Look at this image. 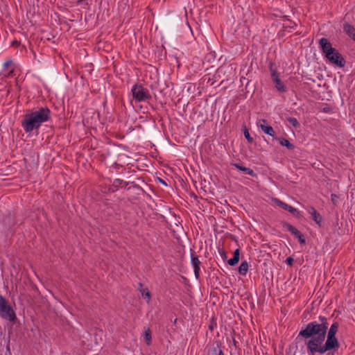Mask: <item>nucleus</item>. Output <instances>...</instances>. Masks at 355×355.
<instances>
[{"label": "nucleus", "instance_id": "obj_1", "mask_svg": "<svg viewBox=\"0 0 355 355\" xmlns=\"http://www.w3.org/2000/svg\"><path fill=\"white\" fill-rule=\"evenodd\" d=\"M319 320L320 323L317 321L311 322L299 333V336L309 339L306 343V349L311 355L322 354L333 349V324L329 329L327 338L324 343L328 322L324 316H320Z\"/></svg>", "mask_w": 355, "mask_h": 355}, {"label": "nucleus", "instance_id": "obj_2", "mask_svg": "<svg viewBox=\"0 0 355 355\" xmlns=\"http://www.w3.org/2000/svg\"><path fill=\"white\" fill-rule=\"evenodd\" d=\"M51 116V112L49 107H41L26 114L21 121V126L25 132L30 133L39 129L43 123L49 121Z\"/></svg>", "mask_w": 355, "mask_h": 355}, {"label": "nucleus", "instance_id": "obj_3", "mask_svg": "<svg viewBox=\"0 0 355 355\" xmlns=\"http://www.w3.org/2000/svg\"><path fill=\"white\" fill-rule=\"evenodd\" d=\"M0 317L9 320L14 321L16 318V314L14 310L8 304V301L0 295Z\"/></svg>", "mask_w": 355, "mask_h": 355}, {"label": "nucleus", "instance_id": "obj_4", "mask_svg": "<svg viewBox=\"0 0 355 355\" xmlns=\"http://www.w3.org/2000/svg\"><path fill=\"white\" fill-rule=\"evenodd\" d=\"M131 92L134 99L137 102H142L150 98L148 90L141 85H134L132 87Z\"/></svg>", "mask_w": 355, "mask_h": 355}, {"label": "nucleus", "instance_id": "obj_5", "mask_svg": "<svg viewBox=\"0 0 355 355\" xmlns=\"http://www.w3.org/2000/svg\"><path fill=\"white\" fill-rule=\"evenodd\" d=\"M319 44L327 58L329 62H333V47L331 44L326 38L322 37L319 40Z\"/></svg>", "mask_w": 355, "mask_h": 355}, {"label": "nucleus", "instance_id": "obj_6", "mask_svg": "<svg viewBox=\"0 0 355 355\" xmlns=\"http://www.w3.org/2000/svg\"><path fill=\"white\" fill-rule=\"evenodd\" d=\"M272 200L277 206L281 207L282 209H283L284 210L288 211L293 215L296 216H300V212L295 207L286 204V202H284L279 198H274L272 199Z\"/></svg>", "mask_w": 355, "mask_h": 355}, {"label": "nucleus", "instance_id": "obj_7", "mask_svg": "<svg viewBox=\"0 0 355 355\" xmlns=\"http://www.w3.org/2000/svg\"><path fill=\"white\" fill-rule=\"evenodd\" d=\"M257 125L266 135L273 137L275 134L272 126L267 124L266 119H259L257 121Z\"/></svg>", "mask_w": 355, "mask_h": 355}, {"label": "nucleus", "instance_id": "obj_8", "mask_svg": "<svg viewBox=\"0 0 355 355\" xmlns=\"http://www.w3.org/2000/svg\"><path fill=\"white\" fill-rule=\"evenodd\" d=\"M191 263L193 268L195 276L198 279L200 275V261L198 257L196 256L193 253H191Z\"/></svg>", "mask_w": 355, "mask_h": 355}, {"label": "nucleus", "instance_id": "obj_9", "mask_svg": "<svg viewBox=\"0 0 355 355\" xmlns=\"http://www.w3.org/2000/svg\"><path fill=\"white\" fill-rule=\"evenodd\" d=\"M334 65H336L339 67H343L346 63L345 60L342 56V55L338 53L334 49Z\"/></svg>", "mask_w": 355, "mask_h": 355}, {"label": "nucleus", "instance_id": "obj_10", "mask_svg": "<svg viewBox=\"0 0 355 355\" xmlns=\"http://www.w3.org/2000/svg\"><path fill=\"white\" fill-rule=\"evenodd\" d=\"M309 214L311 216L313 220L318 225H320L322 222V218L319 213L317 212L315 209L313 207H311L309 209Z\"/></svg>", "mask_w": 355, "mask_h": 355}, {"label": "nucleus", "instance_id": "obj_11", "mask_svg": "<svg viewBox=\"0 0 355 355\" xmlns=\"http://www.w3.org/2000/svg\"><path fill=\"white\" fill-rule=\"evenodd\" d=\"M3 70L7 76H10L13 73L15 66L12 60H9L5 62L3 64Z\"/></svg>", "mask_w": 355, "mask_h": 355}, {"label": "nucleus", "instance_id": "obj_12", "mask_svg": "<svg viewBox=\"0 0 355 355\" xmlns=\"http://www.w3.org/2000/svg\"><path fill=\"white\" fill-rule=\"evenodd\" d=\"M232 165L236 167L237 169L240 170V171H242L243 172H245V173L251 175V176H255V173L254 172V171L252 169H251L250 168H248V167H245V166H243L241 165H240L238 163H234L232 164Z\"/></svg>", "mask_w": 355, "mask_h": 355}, {"label": "nucleus", "instance_id": "obj_13", "mask_svg": "<svg viewBox=\"0 0 355 355\" xmlns=\"http://www.w3.org/2000/svg\"><path fill=\"white\" fill-rule=\"evenodd\" d=\"M273 82L275 85V87L277 91H279L280 92H286L287 91L286 87L282 82L280 78H276V80H275Z\"/></svg>", "mask_w": 355, "mask_h": 355}, {"label": "nucleus", "instance_id": "obj_14", "mask_svg": "<svg viewBox=\"0 0 355 355\" xmlns=\"http://www.w3.org/2000/svg\"><path fill=\"white\" fill-rule=\"evenodd\" d=\"M344 31L351 37L355 35V28L349 24H345L343 26Z\"/></svg>", "mask_w": 355, "mask_h": 355}, {"label": "nucleus", "instance_id": "obj_15", "mask_svg": "<svg viewBox=\"0 0 355 355\" xmlns=\"http://www.w3.org/2000/svg\"><path fill=\"white\" fill-rule=\"evenodd\" d=\"M239 250L236 249L234 252V256L232 258L228 260V263L230 266L236 265L239 261Z\"/></svg>", "mask_w": 355, "mask_h": 355}, {"label": "nucleus", "instance_id": "obj_16", "mask_svg": "<svg viewBox=\"0 0 355 355\" xmlns=\"http://www.w3.org/2000/svg\"><path fill=\"white\" fill-rule=\"evenodd\" d=\"M248 263L246 261H243L239 267V272L245 276L248 270Z\"/></svg>", "mask_w": 355, "mask_h": 355}, {"label": "nucleus", "instance_id": "obj_17", "mask_svg": "<svg viewBox=\"0 0 355 355\" xmlns=\"http://www.w3.org/2000/svg\"><path fill=\"white\" fill-rule=\"evenodd\" d=\"M279 142L282 146L286 147L288 149L292 150L294 148V146L286 139L279 138Z\"/></svg>", "mask_w": 355, "mask_h": 355}, {"label": "nucleus", "instance_id": "obj_18", "mask_svg": "<svg viewBox=\"0 0 355 355\" xmlns=\"http://www.w3.org/2000/svg\"><path fill=\"white\" fill-rule=\"evenodd\" d=\"M286 227L288 231H289L291 234L295 235L296 237L300 233H301L297 228H295L294 226H293L291 224L286 223Z\"/></svg>", "mask_w": 355, "mask_h": 355}, {"label": "nucleus", "instance_id": "obj_19", "mask_svg": "<svg viewBox=\"0 0 355 355\" xmlns=\"http://www.w3.org/2000/svg\"><path fill=\"white\" fill-rule=\"evenodd\" d=\"M140 291L141 293L142 297L146 299L147 302H149L150 300L151 295H150V293L148 289V288H143Z\"/></svg>", "mask_w": 355, "mask_h": 355}, {"label": "nucleus", "instance_id": "obj_20", "mask_svg": "<svg viewBox=\"0 0 355 355\" xmlns=\"http://www.w3.org/2000/svg\"><path fill=\"white\" fill-rule=\"evenodd\" d=\"M338 329V324L337 322H334V335L336 334ZM339 346V343L336 338L334 336V352L338 349Z\"/></svg>", "mask_w": 355, "mask_h": 355}, {"label": "nucleus", "instance_id": "obj_21", "mask_svg": "<svg viewBox=\"0 0 355 355\" xmlns=\"http://www.w3.org/2000/svg\"><path fill=\"white\" fill-rule=\"evenodd\" d=\"M207 355H224V353L221 349L214 348Z\"/></svg>", "mask_w": 355, "mask_h": 355}, {"label": "nucleus", "instance_id": "obj_22", "mask_svg": "<svg viewBox=\"0 0 355 355\" xmlns=\"http://www.w3.org/2000/svg\"><path fill=\"white\" fill-rule=\"evenodd\" d=\"M270 74L272 81L276 80V78H280L278 72L275 69H273L272 68H270Z\"/></svg>", "mask_w": 355, "mask_h": 355}, {"label": "nucleus", "instance_id": "obj_23", "mask_svg": "<svg viewBox=\"0 0 355 355\" xmlns=\"http://www.w3.org/2000/svg\"><path fill=\"white\" fill-rule=\"evenodd\" d=\"M144 338L147 344H150L151 341V334L149 330H147L144 333Z\"/></svg>", "mask_w": 355, "mask_h": 355}, {"label": "nucleus", "instance_id": "obj_24", "mask_svg": "<svg viewBox=\"0 0 355 355\" xmlns=\"http://www.w3.org/2000/svg\"><path fill=\"white\" fill-rule=\"evenodd\" d=\"M288 121L294 127L297 128L300 125L297 120L295 118H290Z\"/></svg>", "mask_w": 355, "mask_h": 355}, {"label": "nucleus", "instance_id": "obj_25", "mask_svg": "<svg viewBox=\"0 0 355 355\" xmlns=\"http://www.w3.org/2000/svg\"><path fill=\"white\" fill-rule=\"evenodd\" d=\"M244 135H245V139H246L249 142H252L253 139H252V138L250 137V133L248 132V131L247 130H245V132H244Z\"/></svg>", "mask_w": 355, "mask_h": 355}, {"label": "nucleus", "instance_id": "obj_26", "mask_svg": "<svg viewBox=\"0 0 355 355\" xmlns=\"http://www.w3.org/2000/svg\"><path fill=\"white\" fill-rule=\"evenodd\" d=\"M297 238L299 239V241L300 242L301 244L305 243V239H304L303 235L302 234V233H300L297 236Z\"/></svg>", "mask_w": 355, "mask_h": 355}, {"label": "nucleus", "instance_id": "obj_27", "mask_svg": "<svg viewBox=\"0 0 355 355\" xmlns=\"http://www.w3.org/2000/svg\"><path fill=\"white\" fill-rule=\"evenodd\" d=\"M286 263L289 265V266H291L293 263V259L292 257H288L286 259Z\"/></svg>", "mask_w": 355, "mask_h": 355}, {"label": "nucleus", "instance_id": "obj_28", "mask_svg": "<svg viewBox=\"0 0 355 355\" xmlns=\"http://www.w3.org/2000/svg\"><path fill=\"white\" fill-rule=\"evenodd\" d=\"M329 110H330V108L328 107H325L323 108V112H329Z\"/></svg>", "mask_w": 355, "mask_h": 355}, {"label": "nucleus", "instance_id": "obj_29", "mask_svg": "<svg viewBox=\"0 0 355 355\" xmlns=\"http://www.w3.org/2000/svg\"><path fill=\"white\" fill-rule=\"evenodd\" d=\"M85 0H78V3H83L84 2Z\"/></svg>", "mask_w": 355, "mask_h": 355}, {"label": "nucleus", "instance_id": "obj_30", "mask_svg": "<svg viewBox=\"0 0 355 355\" xmlns=\"http://www.w3.org/2000/svg\"><path fill=\"white\" fill-rule=\"evenodd\" d=\"M220 255H221L222 257H223V256H225V252H220Z\"/></svg>", "mask_w": 355, "mask_h": 355}, {"label": "nucleus", "instance_id": "obj_31", "mask_svg": "<svg viewBox=\"0 0 355 355\" xmlns=\"http://www.w3.org/2000/svg\"><path fill=\"white\" fill-rule=\"evenodd\" d=\"M295 26H296V24H294V25H293V26H291V28H294Z\"/></svg>", "mask_w": 355, "mask_h": 355}, {"label": "nucleus", "instance_id": "obj_32", "mask_svg": "<svg viewBox=\"0 0 355 355\" xmlns=\"http://www.w3.org/2000/svg\"><path fill=\"white\" fill-rule=\"evenodd\" d=\"M352 38L355 41V35Z\"/></svg>", "mask_w": 355, "mask_h": 355}, {"label": "nucleus", "instance_id": "obj_33", "mask_svg": "<svg viewBox=\"0 0 355 355\" xmlns=\"http://www.w3.org/2000/svg\"><path fill=\"white\" fill-rule=\"evenodd\" d=\"M331 198L333 200V194H331Z\"/></svg>", "mask_w": 355, "mask_h": 355}]
</instances>
